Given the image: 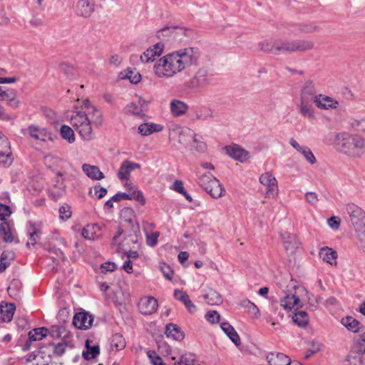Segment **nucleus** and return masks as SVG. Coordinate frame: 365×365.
<instances>
[{
    "mask_svg": "<svg viewBox=\"0 0 365 365\" xmlns=\"http://www.w3.org/2000/svg\"><path fill=\"white\" fill-rule=\"evenodd\" d=\"M138 309L141 314L150 315L156 312L158 307L157 299L153 297H143L138 302Z\"/></svg>",
    "mask_w": 365,
    "mask_h": 365,
    "instance_id": "12",
    "label": "nucleus"
},
{
    "mask_svg": "<svg viewBox=\"0 0 365 365\" xmlns=\"http://www.w3.org/2000/svg\"><path fill=\"white\" fill-rule=\"evenodd\" d=\"M130 195L129 200H135L140 203V205H144L145 204V200L143 196V194L140 190H135Z\"/></svg>",
    "mask_w": 365,
    "mask_h": 365,
    "instance_id": "63",
    "label": "nucleus"
},
{
    "mask_svg": "<svg viewBox=\"0 0 365 365\" xmlns=\"http://www.w3.org/2000/svg\"><path fill=\"white\" fill-rule=\"evenodd\" d=\"M27 232L29 235V240L27 242V246L29 247L30 245H35L36 244L37 240L38 239L40 230L38 229L35 224L32 222L29 221L27 225Z\"/></svg>",
    "mask_w": 365,
    "mask_h": 365,
    "instance_id": "40",
    "label": "nucleus"
},
{
    "mask_svg": "<svg viewBox=\"0 0 365 365\" xmlns=\"http://www.w3.org/2000/svg\"><path fill=\"white\" fill-rule=\"evenodd\" d=\"M195 355L192 353L182 354L180 359L175 362L174 365H194Z\"/></svg>",
    "mask_w": 365,
    "mask_h": 365,
    "instance_id": "53",
    "label": "nucleus"
},
{
    "mask_svg": "<svg viewBox=\"0 0 365 365\" xmlns=\"http://www.w3.org/2000/svg\"><path fill=\"white\" fill-rule=\"evenodd\" d=\"M175 51L179 60L183 63L185 69L188 66L196 65L200 56L199 49L196 47H186Z\"/></svg>",
    "mask_w": 365,
    "mask_h": 365,
    "instance_id": "7",
    "label": "nucleus"
},
{
    "mask_svg": "<svg viewBox=\"0 0 365 365\" xmlns=\"http://www.w3.org/2000/svg\"><path fill=\"white\" fill-rule=\"evenodd\" d=\"M206 303L211 306L219 305L222 303V296L215 289L209 288L203 294Z\"/></svg>",
    "mask_w": 365,
    "mask_h": 365,
    "instance_id": "28",
    "label": "nucleus"
},
{
    "mask_svg": "<svg viewBox=\"0 0 365 365\" xmlns=\"http://www.w3.org/2000/svg\"><path fill=\"white\" fill-rule=\"evenodd\" d=\"M212 118V112L207 108H203L196 112V118L201 120H207Z\"/></svg>",
    "mask_w": 365,
    "mask_h": 365,
    "instance_id": "58",
    "label": "nucleus"
},
{
    "mask_svg": "<svg viewBox=\"0 0 365 365\" xmlns=\"http://www.w3.org/2000/svg\"><path fill=\"white\" fill-rule=\"evenodd\" d=\"M164 44L163 43H155L153 48H149L140 56V61L143 63H149L155 61L156 57L160 56L163 51Z\"/></svg>",
    "mask_w": 365,
    "mask_h": 365,
    "instance_id": "14",
    "label": "nucleus"
},
{
    "mask_svg": "<svg viewBox=\"0 0 365 365\" xmlns=\"http://www.w3.org/2000/svg\"><path fill=\"white\" fill-rule=\"evenodd\" d=\"M240 306L247 310L250 314L254 318L257 319L260 317V312L259 308L247 299H243L240 302Z\"/></svg>",
    "mask_w": 365,
    "mask_h": 365,
    "instance_id": "42",
    "label": "nucleus"
},
{
    "mask_svg": "<svg viewBox=\"0 0 365 365\" xmlns=\"http://www.w3.org/2000/svg\"><path fill=\"white\" fill-rule=\"evenodd\" d=\"M224 191L222 184L215 178L212 180V187L210 189V195L214 198H218L222 195Z\"/></svg>",
    "mask_w": 365,
    "mask_h": 365,
    "instance_id": "50",
    "label": "nucleus"
},
{
    "mask_svg": "<svg viewBox=\"0 0 365 365\" xmlns=\"http://www.w3.org/2000/svg\"><path fill=\"white\" fill-rule=\"evenodd\" d=\"M258 46L261 51L275 55L276 39L262 41L259 43Z\"/></svg>",
    "mask_w": 365,
    "mask_h": 365,
    "instance_id": "51",
    "label": "nucleus"
},
{
    "mask_svg": "<svg viewBox=\"0 0 365 365\" xmlns=\"http://www.w3.org/2000/svg\"><path fill=\"white\" fill-rule=\"evenodd\" d=\"M96 4L92 0H79L76 6V14L84 18H88L95 11Z\"/></svg>",
    "mask_w": 365,
    "mask_h": 365,
    "instance_id": "15",
    "label": "nucleus"
},
{
    "mask_svg": "<svg viewBox=\"0 0 365 365\" xmlns=\"http://www.w3.org/2000/svg\"><path fill=\"white\" fill-rule=\"evenodd\" d=\"M15 258V253L12 250H4L0 257V272H4L11 264Z\"/></svg>",
    "mask_w": 365,
    "mask_h": 365,
    "instance_id": "33",
    "label": "nucleus"
},
{
    "mask_svg": "<svg viewBox=\"0 0 365 365\" xmlns=\"http://www.w3.org/2000/svg\"><path fill=\"white\" fill-rule=\"evenodd\" d=\"M282 238L283 239V243L284 249L287 252H294L299 245V242L296 235L284 232L281 234Z\"/></svg>",
    "mask_w": 365,
    "mask_h": 365,
    "instance_id": "22",
    "label": "nucleus"
},
{
    "mask_svg": "<svg viewBox=\"0 0 365 365\" xmlns=\"http://www.w3.org/2000/svg\"><path fill=\"white\" fill-rule=\"evenodd\" d=\"M334 145L339 153L350 157L359 158L365 150V140L359 135L347 132L336 133Z\"/></svg>",
    "mask_w": 365,
    "mask_h": 365,
    "instance_id": "1",
    "label": "nucleus"
},
{
    "mask_svg": "<svg viewBox=\"0 0 365 365\" xmlns=\"http://www.w3.org/2000/svg\"><path fill=\"white\" fill-rule=\"evenodd\" d=\"M259 180L266 187V197L274 198L278 193L277 182L274 176L267 172L262 174Z\"/></svg>",
    "mask_w": 365,
    "mask_h": 365,
    "instance_id": "8",
    "label": "nucleus"
},
{
    "mask_svg": "<svg viewBox=\"0 0 365 365\" xmlns=\"http://www.w3.org/2000/svg\"><path fill=\"white\" fill-rule=\"evenodd\" d=\"M314 103L318 108L324 110L336 108L339 105L338 101L329 96H323L322 95H319L317 98H315Z\"/></svg>",
    "mask_w": 365,
    "mask_h": 365,
    "instance_id": "24",
    "label": "nucleus"
},
{
    "mask_svg": "<svg viewBox=\"0 0 365 365\" xmlns=\"http://www.w3.org/2000/svg\"><path fill=\"white\" fill-rule=\"evenodd\" d=\"M71 339L72 337L66 336V338L62 339L61 342L58 344H52L53 346V355L56 356H61L66 352L67 348L72 349L74 345Z\"/></svg>",
    "mask_w": 365,
    "mask_h": 365,
    "instance_id": "25",
    "label": "nucleus"
},
{
    "mask_svg": "<svg viewBox=\"0 0 365 365\" xmlns=\"http://www.w3.org/2000/svg\"><path fill=\"white\" fill-rule=\"evenodd\" d=\"M11 215V210L9 206L0 202V220L6 222V218Z\"/></svg>",
    "mask_w": 365,
    "mask_h": 365,
    "instance_id": "59",
    "label": "nucleus"
},
{
    "mask_svg": "<svg viewBox=\"0 0 365 365\" xmlns=\"http://www.w3.org/2000/svg\"><path fill=\"white\" fill-rule=\"evenodd\" d=\"M16 309V306L13 303H4L0 305V313L1 319L4 322H9L12 320L14 314Z\"/></svg>",
    "mask_w": 365,
    "mask_h": 365,
    "instance_id": "30",
    "label": "nucleus"
},
{
    "mask_svg": "<svg viewBox=\"0 0 365 365\" xmlns=\"http://www.w3.org/2000/svg\"><path fill=\"white\" fill-rule=\"evenodd\" d=\"M160 269L168 280L171 281L173 279V270L169 264L165 262H161L160 264Z\"/></svg>",
    "mask_w": 365,
    "mask_h": 365,
    "instance_id": "55",
    "label": "nucleus"
},
{
    "mask_svg": "<svg viewBox=\"0 0 365 365\" xmlns=\"http://www.w3.org/2000/svg\"><path fill=\"white\" fill-rule=\"evenodd\" d=\"M147 356L153 365H165L161 357L157 354L155 351H148L147 352Z\"/></svg>",
    "mask_w": 365,
    "mask_h": 365,
    "instance_id": "56",
    "label": "nucleus"
},
{
    "mask_svg": "<svg viewBox=\"0 0 365 365\" xmlns=\"http://www.w3.org/2000/svg\"><path fill=\"white\" fill-rule=\"evenodd\" d=\"M124 78L128 79L131 83L136 84L140 81L141 75L138 72L133 71L128 68L126 71Z\"/></svg>",
    "mask_w": 365,
    "mask_h": 365,
    "instance_id": "54",
    "label": "nucleus"
},
{
    "mask_svg": "<svg viewBox=\"0 0 365 365\" xmlns=\"http://www.w3.org/2000/svg\"><path fill=\"white\" fill-rule=\"evenodd\" d=\"M48 335V329L45 327H38L31 330L28 334V338L22 346V351H29L33 344V342L40 341Z\"/></svg>",
    "mask_w": 365,
    "mask_h": 365,
    "instance_id": "10",
    "label": "nucleus"
},
{
    "mask_svg": "<svg viewBox=\"0 0 365 365\" xmlns=\"http://www.w3.org/2000/svg\"><path fill=\"white\" fill-rule=\"evenodd\" d=\"M319 255L323 261L330 264L331 265L336 264L337 253L332 248L324 247L320 249Z\"/></svg>",
    "mask_w": 365,
    "mask_h": 365,
    "instance_id": "26",
    "label": "nucleus"
},
{
    "mask_svg": "<svg viewBox=\"0 0 365 365\" xmlns=\"http://www.w3.org/2000/svg\"><path fill=\"white\" fill-rule=\"evenodd\" d=\"M153 68L158 77L166 78H171L185 69L175 51L160 58L154 65Z\"/></svg>",
    "mask_w": 365,
    "mask_h": 365,
    "instance_id": "2",
    "label": "nucleus"
},
{
    "mask_svg": "<svg viewBox=\"0 0 365 365\" xmlns=\"http://www.w3.org/2000/svg\"><path fill=\"white\" fill-rule=\"evenodd\" d=\"M145 103V101L140 98L139 104L140 106L135 104L133 102L128 103L123 109V111L126 114H131L137 116H140L143 115V105Z\"/></svg>",
    "mask_w": 365,
    "mask_h": 365,
    "instance_id": "36",
    "label": "nucleus"
},
{
    "mask_svg": "<svg viewBox=\"0 0 365 365\" xmlns=\"http://www.w3.org/2000/svg\"><path fill=\"white\" fill-rule=\"evenodd\" d=\"M165 335L167 337H170L175 340H181L184 338V334L180 328L175 324L170 323L165 327Z\"/></svg>",
    "mask_w": 365,
    "mask_h": 365,
    "instance_id": "32",
    "label": "nucleus"
},
{
    "mask_svg": "<svg viewBox=\"0 0 365 365\" xmlns=\"http://www.w3.org/2000/svg\"><path fill=\"white\" fill-rule=\"evenodd\" d=\"M341 324L349 330L354 333L359 331V322L352 317H346L341 319Z\"/></svg>",
    "mask_w": 365,
    "mask_h": 365,
    "instance_id": "44",
    "label": "nucleus"
},
{
    "mask_svg": "<svg viewBox=\"0 0 365 365\" xmlns=\"http://www.w3.org/2000/svg\"><path fill=\"white\" fill-rule=\"evenodd\" d=\"M205 319L212 324L218 323L220 315L217 311H210L205 314Z\"/></svg>",
    "mask_w": 365,
    "mask_h": 365,
    "instance_id": "62",
    "label": "nucleus"
},
{
    "mask_svg": "<svg viewBox=\"0 0 365 365\" xmlns=\"http://www.w3.org/2000/svg\"><path fill=\"white\" fill-rule=\"evenodd\" d=\"M86 350L83 351V356L86 360H91L96 358L100 354L98 345H90V341L88 339L85 345Z\"/></svg>",
    "mask_w": 365,
    "mask_h": 365,
    "instance_id": "34",
    "label": "nucleus"
},
{
    "mask_svg": "<svg viewBox=\"0 0 365 365\" xmlns=\"http://www.w3.org/2000/svg\"><path fill=\"white\" fill-rule=\"evenodd\" d=\"M61 136L63 139L67 140L69 143L75 142V134L73 129L66 125H63L60 129Z\"/></svg>",
    "mask_w": 365,
    "mask_h": 365,
    "instance_id": "47",
    "label": "nucleus"
},
{
    "mask_svg": "<svg viewBox=\"0 0 365 365\" xmlns=\"http://www.w3.org/2000/svg\"><path fill=\"white\" fill-rule=\"evenodd\" d=\"M304 158L312 165L314 164L317 161L313 153L307 146H303L301 151H299Z\"/></svg>",
    "mask_w": 365,
    "mask_h": 365,
    "instance_id": "57",
    "label": "nucleus"
},
{
    "mask_svg": "<svg viewBox=\"0 0 365 365\" xmlns=\"http://www.w3.org/2000/svg\"><path fill=\"white\" fill-rule=\"evenodd\" d=\"M179 30L182 34H185L186 29L178 26H165L162 29L158 31V37L172 36L175 31Z\"/></svg>",
    "mask_w": 365,
    "mask_h": 365,
    "instance_id": "45",
    "label": "nucleus"
},
{
    "mask_svg": "<svg viewBox=\"0 0 365 365\" xmlns=\"http://www.w3.org/2000/svg\"><path fill=\"white\" fill-rule=\"evenodd\" d=\"M314 101L300 100L297 105L299 113L304 118L312 120L315 118L313 103Z\"/></svg>",
    "mask_w": 365,
    "mask_h": 365,
    "instance_id": "19",
    "label": "nucleus"
},
{
    "mask_svg": "<svg viewBox=\"0 0 365 365\" xmlns=\"http://www.w3.org/2000/svg\"><path fill=\"white\" fill-rule=\"evenodd\" d=\"M300 300L299 297L294 294L287 295L280 299L279 306L286 310H291L294 306H297Z\"/></svg>",
    "mask_w": 365,
    "mask_h": 365,
    "instance_id": "38",
    "label": "nucleus"
},
{
    "mask_svg": "<svg viewBox=\"0 0 365 365\" xmlns=\"http://www.w3.org/2000/svg\"><path fill=\"white\" fill-rule=\"evenodd\" d=\"M173 295L177 300L181 302L185 306L190 313L192 314L196 311V306L192 303L189 295L185 292L175 289Z\"/></svg>",
    "mask_w": 365,
    "mask_h": 365,
    "instance_id": "20",
    "label": "nucleus"
},
{
    "mask_svg": "<svg viewBox=\"0 0 365 365\" xmlns=\"http://www.w3.org/2000/svg\"><path fill=\"white\" fill-rule=\"evenodd\" d=\"M48 334L53 339H63L66 336L72 337L71 333L68 331L63 324L53 325L48 329Z\"/></svg>",
    "mask_w": 365,
    "mask_h": 365,
    "instance_id": "23",
    "label": "nucleus"
},
{
    "mask_svg": "<svg viewBox=\"0 0 365 365\" xmlns=\"http://www.w3.org/2000/svg\"><path fill=\"white\" fill-rule=\"evenodd\" d=\"M215 177H214L211 173H207L201 175L199 178V185L204 188L206 187L211 180H213V179Z\"/></svg>",
    "mask_w": 365,
    "mask_h": 365,
    "instance_id": "60",
    "label": "nucleus"
},
{
    "mask_svg": "<svg viewBox=\"0 0 365 365\" xmlns=\"http://www.w3.org/2000/svg\"><path fill=\"white\" fill-rule=\"evenodd\" d=\"M188 109V106L182 101L173 100L170 102V111L173 115L178 117L185 114Z\"/></svg>",
    "mask_w": 365,
    "mask_h": 365,
    "instance_id": "31",
    "label": "nucleus"
},
{
    "mask_svg": "<svg viewBox=\"0 0 365 365\" xmlns=\"http://www.w3.org/2000/svg\"><path fill=\"white\" fill-rule=\"evenodd\" d=\"M220 327L235 345L240 346L241 344L240 338L238 334L230 323L222 322Z\"/></svg>",
    "mask_w": 365,
    "mask_h": 365,
    "instance_id": "29",
    "label": "nucleus"
},
{
    "mask_svg": "<svg viewBox=\"0 0 365 365\" xmlns=\"http://www.w3.org/2000/svg\"><path fill=\"white\" fill-rule=\"evenodd\" d=\"M120 218L124 222H128L133 230L135 229V214L134 210L130 207H124L121 210Z\"/></svg>",
    "mask_w": 365,
    "mask_h": 365,
    "instance_id": "37",
    "label": "nucleus"
},
{
    "mask_svg": "<svg viewBox=\"0 0 365 365\" xmlns=\"http://www.w3.org/2000/svg\"><path fill=\"white\" fill-rule=\"evenodd\" d=\"M99 229L100 227L98 225H87L83 229L81 235L85 239L95 240L97 237L95 230Z\"/></svg>",
    "mask_w": 365,
    "mask_h": 365,
    "instance_id": "52",
    "label": "nucleus"
},
{
    "mask_svg": "<svg viewBox=\"0 0 365 365\" xmlns=\"http://www.w3.org/2000/svg\"><path fill=\"white\" fill-rule=\"evenodd\" d=\"M224 149L229 156L236 160L244 162L249 158L248 152L242 149L238 145H227L225 146Z\"/></svg>",
    "mask_w": 365,
    "mask_h": 365,
    "instance_id": "16",
    "label": "nucleus"
},
{
    "mask_svg": "<svg viewBox=\"0 0 365 365\" xmlns=\"http://www.w3.org/2000/svg\"><path fill=\"white\" fill-rule=\"evenodd\" d=\"M94 317L87 312L76 313L73 317V324L79 329H88L92 327Z\"/></svg>",
    "mask_w": 365,
    "mask_h": 365,
    "instance_id": "9",
    "label": "nucleus"
},
{
    "mask_svg": "<svg viewBox=\"0 0 365 365\" xmlns=\"http://www.w3.org/2000/svg\"><path fill=\"white\" fill-rule=\"evenodd\" d=\"M60 217L62 220H68L71 217V207L68 205H63L59 208Z\"/></svg>",
    "mask_w": 365,
    "mask_h": 365,
    "instance_id": "61",
    "label": "nucleus"
},
{
    "mask_svg": "<svg viewBox=\"0 0 365 365\" xmlns=\"http://www.w3.org/2000/svg\"><path fill=\"white\" fill-rule=\"evenodd\" d=\"M187 135H189L193 141V148L198 152H203L206 149V144L198 139V135L195 133L192 130H187Z\"/></svg>",
    "mask_w": 365,
    "mask_h": 365,
    "instance_id": "46",
    "label": "nucleus"
},
{
    "mask_svg": "<svg viewBox=\"0 0 365 365\" xmlns=\"http://www.w3.org/2000/svg\"><path fill=\"white\" fill-rule=\"evenodd\" d=\"M267 360L269 365H290L291 359L282 353L272 352L267 356Z\"/></svg>",
    "mask_w": 365,
    "mask_h": 365,
    "instance_id": "21",
    "label": "nucleus"
},
{
    "mask_svg": "<svg viewBox=\"0 0 365 365\" xmlns=\"http://www.w3.org/2000/svg\"><path fill=\"white\" fill-rule=\"evenodd\" d=\"M53 187L56 188L58 190L55 192L53 190H49V196L52 197L53 200H57L60 196L65 192L66 185L63 181L60 182V180L58 179L56 181V184L53 185Z\"/></svg>",
    "mask_w": 365,
    "mask_h": 365,
    "instance_id": "49",
    "label": "nucleus"
},
{
    "mask_svg": "<svg viewBox=\"0 0 365 365\" xmlns=\"http://www.w3.org/2000/svg\"><path fill=\"white\" fill-rule=\"evenodd\" d=\"M313 48L314 43L312 41L278 38L276 39L275 55L294 52H304L312 50Z\"/></svg>",
    "mask_w": 365,
    "mask_h": 365,
    "instance_id": "4",
    "label": "nucleus"
},
{
    "mask_svg": "<svg viewBox=\"0 0 365 365\" xmlns=\"http://www.w3.org/2000/svg\"><path fill=\"white\" fill-rule=\"evenodd\" d=\"M0 237L5 242H11L13 241V235L8 222H2L0 224Z\"/></svg>",
    "mask_w": 365,
    "mask_h": 365,
    "instance_id": "43",
    "label": "nucleus"
},
{
    "mask_svg": "<svg viewBox=\"0 0 365 365\" xmlns=\"http://www.w3.org/2000/svg\"><path fill=\"white\" fill-rule=\"evenodd\" d=\"M317 97L314 82L311 80L307 81L301 89L300 100L314 101Z\"/></svg>",
    "mask_w": 365,
    "mask_h": 365,
    "instance_id": "18",
    "label": "nucleus"
},
{
    "mask_svg": "<svg viewBox=\"0 0 365 365\" xmlns=\"http://www.w3.org/2000/svg\"><path fill=\"white\" fill-rule=\"evenodd\" d=\"M27 130L31 138L38 140L46 142L48 140H53L51 132L44 128H40L34 125H31L28 127Z\"/></svg>",
    "mask_w": 365,
    "mask_h": 365,
    "instance_id": "13",
    "label": "nucleus"
},
{
    "mask_svg": "<svg viewBox=\"0 0 365 365\" xmlns=\"http://www.w3.org/2000/svg\"><path fill=\"white\" fill-rule=\"evenodd\" d=\"M0 101H6L8 104L14 108H16L19 107V101L16 98V92L14 89H6L1 98H0Z\"/></svg>",
    "mask_w": 365,
    "mask_h": 365,
    "instance_id": "35",
    "label": "nucleus"
},
{
    "mask_svg": "<svg viewBox=\"0 0 365 365\" xmlns=\"http://www.w3.org/2000/svg\"><path fill=\"white\" fill-rule=\"evenodd\" d=\"M71 124L83 140H91L94 138L91 120L84 111L76 112L71 118Z\"/></svg>",
    "mask_w": 365,
    "mask_h": 365,
    "instance_id": "6",
    "label": "nucleus"
},
{
    "mask_svg": "<svg viewBox=\"0 0 365 365\" xmlns=\"http://www.w3.org/2000/svg\"><path fill=\"white\" fill-rule=\"evenodd\" d=\"M11 151L8 139L0 135V165L4 167L9 166L12 163Z\"/></svg>",
    "mask_w": 365,
    "mask_h": 365,
    "instance_id": "11",
    "label": "nucleus"
},
{
    "mask_svg": "<svg viewBox=\"0 0 365 365\" xmlns=\"http://www.w3.org/2000/svg\"><path fill=\"white\" fill-rule=\"evenodd\" d=\"M346 210L358 235L359 241L365 245V212L354 203L347 204Z\"/></svg>",
    "mask_w": 365,
    "mask_h": 365,
    "instance_id": "5",
    "label": "nucleus"
},
{
    "mask_svg": "<svg viewBox=\"0 0 365 365\" xmlns=\"http://www.w3.org/2000/svg\"><path fill=\"white\" fill-rule=\"evenodd\" d=\"M82 170L83 173L92 180H100L105 178L104 174L100 170L98 166L83 164L82 165Z\"/></svg>",
    "mask_w": 365,
    "mask_h": 365,
    "instance_id": "27",
    "label": "nucleus"
},
{
    "mask_svg": "<svg viewBox=\"0 0 365 365\" xmlns=\"http://www.w3.org/2000/svg\"><path fill=\"white\" fill-rule=\"evenodd\" d=\"M293 321L300 327H305L309 322V317L305 311H299L293 317Z\"/></svg>",
    "mask_w": 365,
    "mask_h": 365,
    "instance_id": "48",
    "label": "nucleus"
},
{
    "mask_svg": "<svg viewBox=\"0 0 365 365\" xmlns=\"http://www.w3.org/2000/svg\"><path fill=\"white\" fill-rule=\"evenodd\" d=\"M21 287V282L18 279H13L7 290L10 295H16L18 289Z\"/></svg>",
    "mask_w": 365,
    "mask_h": 365,
    "instance_id": "64",
    "label": "nucleus"
},
{
    "mask_svg": "<svg viewBox=\"0 0 365 365\" xmlns=\"http://www.w3.org/2000/svg\"><path fill=\"white\" fill-rule=\"evenodd\" d=\"M212 81V75L205 67L199 68L190 79L185 81L181 86V91L185 93L197 92L207 88Z\"/></svg>",
    "mask_w": 365,
    "mask_h": 365,
    "instance_id": "3",
    "label": "nucleus"
},
{
    "mask_svg": "<svg viewBox=\"0 0 365 365\" xmlns=\"http://www.w3.org/2000/svg\"><path fill=\"white\" fill-rule=\"evenodd\" d=\"M110 349L113 351H120L125 347V341L120 334H115L110 339Z\"/></svg>",
    "mask_w": 365,
    "mask_h": 365,
    "instance_id": "41",
    "label": "nucleus"
},
{
    "mask_svg": "<svg viewBox=\"0 0 365 365\" xmlns=\"http://www.w3.org/2000/svg\"><path fill=\"white\" fill-rule=\"evenodd\" d=\"M90 103L89 101H86L84 103V106L86 107H88L89 110H91V111H88V115H91V120L93 121V123L96 126H101L103 123V115L101 111H99L96 107L91 106L89 107Z\"/></svg>",
    "mask_w": 365,
    "mask_h": 365,
    "instance_id": "39",
    "label": "nucleus"
},
{
    "mask_svg": "<svg viewBox=\"0 0 365 365\" xmlns=\"http://www.w3.org/2000/svg\"><path fill=\"white\" fill-rule=\"evenodd\" d=\"M140 168V165L130 160H125L121 164L118 172V177L121 180H128L131 171Z\"/></svg>",
    "mask_w": 365,
    "mask_h": 365,
    "instance_id": "17",
    "label": "nucleus"
}]
</instances>
